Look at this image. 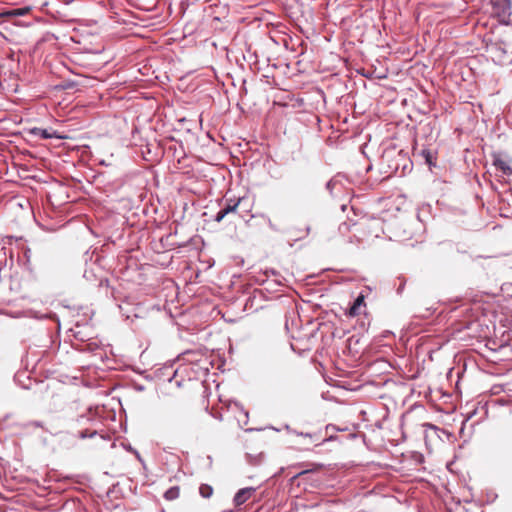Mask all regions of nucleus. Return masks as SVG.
I'll list each match as a JSON object with an SVG mask.
<instances>
[{"label":"nucleus","instance_id":"1","mask_svg":"<svg viewBox=\"0 0 512 512\" xmlns=\"http://www.w3.org/2000/svg\"><path fill=\"white\" fill-rule=\"evenodd\" d=\"M288 334V312L284 313V328L280 330L271 326L267 334L268 349L271 355L276 356L284 345V338Z\"/></svg>","mask_w":512,"mask_h":512},{"label":"nucleus","instance_id":"2","mask_svg":"<svg viewBox=\"0 0 512 512\" xmlns=\"http://www.w3.org/2000/svg\"><path fill=\"white\" fill-rule=\"evenodd\" d=\"M76 422L79 426L84 427L82 430H80L77 433V437L80 439H87V438H93L96 435H100L102 439L106 440V437L100 433L99 426L101 425V422L92 417L90 414L87 415H81L76 419ZM109 439V437H107Z\"/></svg>","mask_w":512,"mask_h":512},{"label":"nucleus","instance_id":"3","mask_svg":"<svg viewBox=\"0 0 512 512\" xmlns=\"http://www.w3.org/2000/svg\"><path fill=\"white\" fill-rule=\"evenodd\" d=\"M493 61L502 66L512 65V50L504 42H496L489 48Z\"/></svg>","mask_w":512,"mask_h":512},{"label":"nucleus","instance_id":"4","mask_svg":"<svg viewBox=\"0 0 512 512\" xmlns=\"http://www.w3.org/2000/svg\"><path fill=\"white\" fill-rule=\"evenodd\" d=\"M293 447L298 450H308L314 443L319 442L321 437L316 433H299L297 431H293Z\"/></svg>","mask_w":512,"mask_h":512},{"label":"nucleus","instance_id":"5","mask_svg":"<svg viewBox=\"0 0 512 512\" xmlns=\"http://www.w3.org/2000/svg\"><path fill=\"white\" fill-rule=\"evenodd\" d=\"M241 204V200L239 199L238 201H229L227 202L220 210L219 212H217L216 216H215V221L217 222H220L223 217L225 215H228V214H237L238 212V208Z\"/></svg>","mask_w":512,"mask_h":512},{"label":"nucleus","instance_id":"6","mask_svg":"<svg viewBox=\"0 0 512 512\" xmlns=\"http://www.w3.org/2000/svg\"><path fill=\"white\" fill-rule=\"evenodd\" d=\"M255 491L256 489L253 487H246L238 490L233 499L235 506L244 504L255 493Z\"/></svg>","mask_w":512,"mask_h":512},{"label":"nucleus","instance_id":"7","mask_svg":"<svg viewBox=\"0 0 512 512\" xmlns=\"http://www.w3.org/2000/svg\"><path fill=\"white\" fill-rule=\"evenodd\" d=\"M78 350L85 353H92L94 356H99V358L102 359V349L97 341L84 342L79 346Z\"/></svg>","mask_w":512,"mask_h":512},{"label":"nucleus","instance_id":"8","mask_svg":"<svg viewBox=\"0 0 512 512\" xmlns=\"http://www.w3.org/2000/svg\"><path fill=\"white\" fill-rule=\"evenodd\" d=\"M494 10L499 17L505 18L510 15L509 0H496Z\"/></svg>","mask_w":512,"mask_h":512},{"label":"nucleus","instance_id":"9","mask_svg":"<svg viewBox=\"0 0 512 512\" xmlns=\"http://www.w3.org/2000/svg\"><path fill=\"white\" fill-rule=\"evenodd\" d=\"M494 166L501 170L506 175H512V167L510 166V162L501 158L495 157L493 161Z\"/></svg>","mask_w":512,"mask_h":512},{"label":"nucleus","instance_id":"10","mask_svg":"<svg viewBox=\"0 0 512 512\" xmlns=\"http://www.w3.org/2000/svg\"><path fill=\"white\" fill-rule=\"evenodd\" d=\"M30 11H31V7L26 6V7L14 8V9L8 10L5 12V15H7L9 17H22V16L29 14Z\"/></svg>","mask_w":512,"mask_h":512},{"label":"nucleus","instance_id":"11","mask_svg":"<svg viewBox=\"0 0 512 512\" xmlns=\"http://www.w3.org/2000/svg\"><path fill=\"white\" fill-rule=\"evenodd\" d=\"M363 305H365L364 295L360 294L354 301L352 307L350 308L349 315L353 316V317L359 315L360 314L359 309Z\"/></svg>","mask_w":512,"mask_h":512},{"label":"nucleus","instance_id":"12","mask_svg":"<svg viewBox=\"0 0 512 512\" xmlns=\"http://www.w3.org/2000/svg\"><path fill=\"white\" fill-rule=\"evenodd\" d=\"M180 496V488L179 486H172L168 490L165 491L163 497L167 501H173L179 498Z\"/></svg>","mask_w":512,"mask_h":512},{"label":"nucleus","instance_id":"13","mask_svg":"<svg viewBox=\"0 0 512 512\" xmlns=\"http://www.w3.org/2000/svg\"><path fill=\"white\" fill-rule=\"evenodd\" d=\"M31 133L35 136H39L41 139H50L54 137V132H50L47 129L33 128Z\"/></svg>","mask_w":512,"mask_h":512},{"label":"nucleus","instance_id":"14","mask_svg":"<svg viewBox=\"0 0 512 512\" xmlns=\"http://www.w3.org/2000/svg\"><path fill=\"white\" fill-rule=\"evenodd\" d=\"M199 493L203 498H210L213 494V488L208 484H201L199 487Z\"/></svg>","mask_w":512,"mask_h":512},{"label":"nucleus","instance_id":"15","mask_svg":"<svg viewBox=\"0 0 512 512\" xmlns=\"http://www.w3.org/2000/svg\"><path fill=\"white\" fill-rule=\"evenodd\" d=\"M192 240H193V238H189L187 240L171 242L170 245L177 246V247H185V246L189 245Z\"/></svg>","mask_w":512,"mask_h":512},{"label":"nucleus","instance_id":"16","mask_svg":"<svg viewBox=\"0 0 512 512\" xmlns=\"http://www.w3.org/2000/svg\"><path fill=\"white\" fill-rule=\"evenodd\" d=\"M134 453L139 461H142L141 456L138 451L134 450Z\"/></svg>","mask_w":512,"mask_h":512},{"label":"nucleus","instance_id":"17","mask_svg":"<svg viewBox=\"0 0 512 512\" xmlns=\"http://www.w3.org/2000/svg\"><path fill=\"white\" fill-rule=\"evenodd\" d=\"M178 227H179V226H175V232H174V234H175V235H177V233H178ZM180 227H181V228H184L185 226H180Z\"/></svg>","mask_w":512,"mask_h":512},{"label":"nucleus","instance_id":"18","mask_svg":"<svg viewBox=\"0 0 512 512\" xmlns=\"http://www.w3.org/2000/svg\"><path fill=\"white\" fill-rule=\"evenodd\" d=\"M86 227H87V229H88L91 233H93V230H92V228H91V226H90V225H87Z\"/></svg>","mask_w":512,"mask_h":512},{"label":"nucleus","instance_id":"19","mask_svg":"<svg viewBox=\"0 0 512 512\" xmlns=\"http://www.w3.org/2000/svg\"><path fill=\"white\" fill-rule=\"evenodd\" d=\"M284 46L287 48L288 47V42L286 40H284Z\"/></svg>","mask_w":512,"mask_h":512},{"label":"nucleus","instance_id":"20","mask_svg":"<svg viewBox=\"0 0 512 512\" xmlns=\"http://www.w3.org/2000/svg\"><path fill=\"white\" fill-rule=\"evenodd\" d=\"M331 185H332V183H331V182H329V183L327 184V187H328V188H330V187H331Z\"/></svg>","mask_w":512,"mask_h":512}]
</instances>
